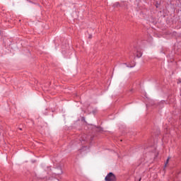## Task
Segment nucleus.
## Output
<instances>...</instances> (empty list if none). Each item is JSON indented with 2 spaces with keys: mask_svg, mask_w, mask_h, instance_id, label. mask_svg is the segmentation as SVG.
<instances>
[{
  "mask_svg": "<svg viewBox=\"0 0 181 181\" xmlns=\"http://www.w3.org/2000/svg\"><path fill=\"white\" fill-rule=\"evenodd\" d=\"M105 181H115L117 180V178L115 177V175L112 173H110L107 174V176L105 177Z\"/></svg>",
  "mask_w": 181,
  "mask_h": 181,
  "instance_id": "obj_1",
  "label": "nucleus"
},
{
  "mask_svg": "<svg viewBox=\"0 0 181 181\" xmlns=\"http://www.w3.org/2000/svg\"><path fill=\"white\" fill-rule=\"evenodd\" d=\"M169 158L167 159L165 166H167L168 163H169Z\"/></svg>",
  "mask_w": 181,
  "mask_h": 181,
  "instance_id": "obj_2",
  "label": "nucleus"
},
{
  "mask_svg": "<svg viewBox=\"0 0 181 181\" xmlns=\"http://www.w3.org/2000/svg\"><path fill=\"white\" fill-rule=\"evenodd\" d=\"M142 57V54L140 53L139 55H137V57Z\"/></svg>",
  "mask_w": 181,
  "mask_h": 181,
  "instance_id": "obj_3",
  "label": "nucleus"
},
{
  "mask_svg": "<svg viewBox=\"0 0 181 181\" xmlns=\"http://www.w3.org/2000/svg\"><path fill=\"white\" fill-rule=\"evenodd\" d=\"M134 66H135V65L131 66L130 67H134Z\"/></svg>",
  "mask_w": 181,
  "mask_h": 181,
  "instance_id": "obj_4",
  "label": "nucleus"
},
{
  "mask_svg": "<svg viewBox=\"0 0 181 181\" xmlns=\"http://www.w3.org/2000/svg\"><path fill=\"white\" fill-rule=\"evenodd\" d=\"M20 131H22V129L20 128Z\"/></svg>",
  "mask_w": 181,
  "mask_h": 181,
  "instance_id": "obj_5",
  "label": "nucleus"
}]
</instances>
